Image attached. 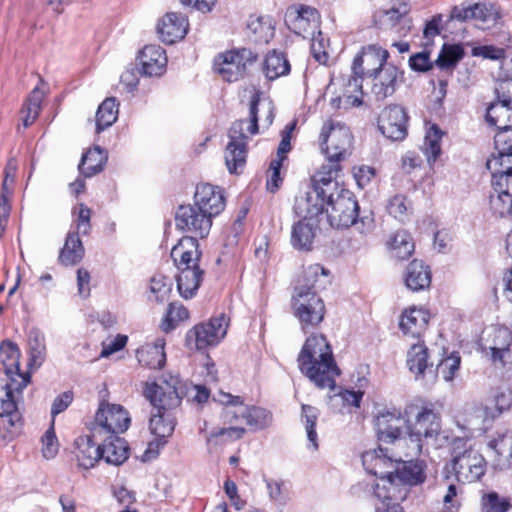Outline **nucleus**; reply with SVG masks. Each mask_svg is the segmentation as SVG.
I'll return each mask as SVG.
<instances>
[{"instance_id": "nucleus-31", "label": "nucleus", "mask_w": 512, "mask_h": 512, "mask_svg": "<svg viewBox=\"0 0 512 512\" xmlns=\"http://www.w3.org/2000/svg\"><path fill=\"white\" fill-rule=\"evenodd\" d=\"M99 444L101 459L107 464L119 466L128 459V444L119 435L107 436V440L99 441Z\"/></svg>"}, {"instance_id": "nucleus-62", "label": "nucleus", "mask_w": 512, "mask_h": 512, "mask_svg": "<svg viewBox=\"0 0 512 512\" xmlns=\"http://www.w3.org/2000/svg\"><path fill=\"white\" fill-rule=\"evenodd\" d=\"M265 483L270 500L279 505H285L287 496L283 490V483L273 479H265Z\"/></svg>"}, {"instance_id": "nucleus-4", "label": "nucleus", "mask_w": 512, "mask_h": 512, "mask_svg": "<svg viewBox=\"0 0 512 512\" xmlns=\"http://www.w3.org/2000/svg\"><path fill=\"white\" fill-rule=\"evenodd\" d=\"M201 255L195 236L182 237L171 250V257L179 270L177 289L185 299L192 298L203 281L205 271L199 265Z\"/></svg>"}, {"instance_id": "nucleus-63", "label": "nucleus", "mask_w": 512, "mask_h": 512, "mask_svg": "<svg viewBox=\"0 0 512 512\" xmlns=\"http://www.w3.org/2000/svg\"><path fill=\"white\" fill-rule=\"evenodd\" d=\"M409 66L412 70L417 72H426L433 67L430 61V54L427 51L415 53L409 58Z\"/></svg>"}, {"instance_id": "nucleus-9", "label": "nucleus", "mask_w": 512, "mask_h": 512, "mask_svg": "<svg viewBox=\"0 0 512 512\" xmlns=\"http://www.w3.org/2000/svg\"><path fill=\"white\" fill-rule=\"evenodd\" d=\"M25 388V381L7 383L0 382V444L13 439L21 423L17 403Z\"/></svg>"}, {"instance_id": "nucleus-1", "label": "nucleus", "mask_w": 512, "mask_h": 512, "mask_svg": "<svg viewBox=\"0 0 512 512\" xmlns=\"http://www.w3.org/2000/svg\"><path fill=\"white\" fill-rule=\"evenodd\" d=\"M184 390L179 386V381L172 379L171 382L146 383L144 396L156 411L151 413L149 428L156 439L149 443L146 454H158L159 449L164 447L176 426L175 410L180 406Z\"/></svg>"}, {"instance_id": "nucleus-16", "label": "nucleus", "mask_w": 512, "mask_h": 512, "mask_svg": "<svg viewBox=\"0 0 512 512\" xmlns=\"http://www.w3.org/2000/svg\"><path fill=\"white\" fill-rule=\"evenodd\" d=\"M500 18L499 11L492 4L474 3L454 6L449 15V20L464 22L474 20L476 26L482 30L494 27Z\"/></svg>"}, {"instance_id": "nucleus-48", "label": "nucleus", "mask_w": 512, "mask_h": 512, "mask_svg": "<svg viewBox=\"0 0 512 512\" xmlns=\"http://www.w3.org/2000/svg\"><path fill=\"white\" fill-rule=\"evenodd\" d=\"M30 365L40 366L46 356L44 334L37 328H32L28 334Z\"/></svg>"}, {"instance_id": "nucleus-30", "label": "nucleus", "mask_w": 512, "mask_h": 512, "mask_svg": "<svg viewBox=\"0 0 512 512\" xmlns=\"http://www.w3.org/2000/svg\"><path fill=\"white\" fill-rule=\"evenodd\" d=\"M512 404V391L510 389H498L494 395L486 399L477 409L476 414L483 421L493 420L503 411L508 410Z\"/></svg>"}, {"instance_id": "nucleus-27", "label": "nucleus", "mask_w": 512, "mask_h": 512, "mask_svg": "<svg viewBox=\"0 0 512 512\" xmlns=\"http://www.w3.org/2000/svg\"><path fill=\"white\" fill-rule=\"evenodd\" d=\"M138 60L143 75L149 77L161 76L166 70V52L158 45H146L140 51Z\"/></svg>"}, {"instance_id": "nucleus-15", "label": "nucleus", "mask_w": 512, "mask_h": 512, "mask_svg": "<svg viewBox=\"0 0 512 512\" xmlns=\"http://www.w3.org/2000/svg\"><path fill=\"white\" fill-rule=\"evenodd\" d=\"M408 421L404 419L399 410L384 411L377 415L375 425L380 442L391 443L397 449L409 445V435L402 436V428Z\"/></svg>"}, {"instance_id": "nucleus-11", "label": "nucleus", "mask_w": 512, "mask_h": 512, "mask_svg": "<svg viewBox=\"0 0 512 512\" xmlns=\"http://www.w3.org/2000/svg\"><path fill=\"white\" fill-rule=\"evenodd\" d=\"M257 60V55L250 49H232L219 54L214 59V70L227 82L242 79L248 68Z\"/></svg>"}, {"instance_id": "nucleus-41", "label": "nucleus", "mask_w": 512, "mask_h": 512, "mask_svg": "<svg viewBox=\"0 0 512 512\" xmlns=\"http://www.w3.org/2000/svg\"><path fill=\"white\" fill-rule=\"evenodd\" d=\"M289 71L290 64L283 53L272 51L267 54L263 63V72L267 79L275 80Z\"/></svg>"}, {"instance_id": "nucleus-43", "label": "nucleus", "mask_w": 512, "mask_h": 512, "mask_svg": "<svg viewBox=\"0 0 512 512\" xmlns=\"http://www.w3.org/2000/svg\"><path fill=\"white\" fill-rule=\"evenodd\" d=\"M392 256L399 260L408 259L414 252V243L411 235L405 230L397 231L388 242Z\"/></svg>"}, {"instance_id": "nucleus-24", "label": "nucleus", "mask_w": 512, "mask_h": 512, "mask_svg": "<svg viewBox=\"0 0 512 512\" xmlns=\"http://www.w3.org/2000/svg\"><path fill=\"white\" fill-rule=\"evenodd\" d=\"M405 453H401V460L396 461L393 477L395 479L396 485L398 487H405L409 490L408 487L416 486L425 481L426 475L424 472V465L422 461H414L404 460L403 456Z\"/></svg>"}, {"instance_id": "nucleus-36", "label": "nucleus", "mask_w": 512, "mask_h": 512, "mask_svg": "<svg viewBox=\"0 0 512 512\" xmlns=\"http://www.w3.org/2000/svg\"><path fill=\"white\" fill-rule=\"evenodd\" d=\"M220 396L219 401L225 405L222 412L223 422L229 425H236L245 421L247 405L243 403L241 398L227 393H221Z\"/></svg>"}, {"instance_id": "nucleus-26", "label": "nucleus", "mask_w": 512, "mask_h": 512, "mask_svg": "<svg viewBox=\"0 0 512 512\" xmlns=\"http://www.w3.org/2000/svg\"><path fill=\"white\" fill-rule=\"evenodd\" d=\"M187 19L181 13H167L157 24V33L162 42L173 44L187 33Z\"/></svg>"}, {"instance_id": "nucleus-6", "label": "nucleus", "mask_w": 512, "mask_h": 512, "mask_svg": "<svg viewBox=\"0 0 512 512\" xmlns=\"http://www.w3.org/2000/svg\"><path fill=\"white\" fill-rule=\"evenodd\" d=\"M331 169V172L319 171L313 178L312 187L296 197L294 210L298 216L312 219L326 211L329 194L337 190L335 168Z\"/></svg>"}, {"instance_id": "nucleus-47", "label": "nucleus", "mask_w": 512, "mask_h": 512, "mask_svg": "<svg viewBox=\"0 0 512 512\" xmlns=\"http://www.w3.org/2000/svg\"><path fill=\"white\" fill-rule=\"evenodd\" d=\"M246 143L229 142L225 149V163L230 173H239L246 163Z\"/></svg>"}, {"instance_id": "nucleus-58", "label": "nucleus", "mask_w": 512, "mask_h": 512, "mask_svg": "<svg viewBox=\"0 0 512 512\" xmlns=\"http://www.w3.org/2000/svg\"><path fill=\"white\" fill-rule=\"evenodd\" d=\"M150 290L155 295L156 301L163 302L171 291V282L165 276H154L150 281Z\"/></svg>"}, {"instance_id": "nucleus-28", "label": "nucleus", "mask_w": 512, "mask_h": 512, "mask_svg": "<svg viewBox=\"0 0 512 512\" xmlns=\"http://www.w3.org/2000/svg\"><path fill=\"white\" fill-rule=\"evenodd\" d=\"M103 439H95L93 431L86 436H79L75 442V456L78 466L84 469H90L101 460L100 444L99 441Z\"/></svg>"}, {"instance_id": "nucleus-32", "label": "nucleus", "mask_w": 512, "mask_h": 512, "mask_svg": "<svg viewBox=\"0 0 512 512\" xmlns=\"http://www.w3.org/2000/svg\"><path fill=\"white\" fill-rule=\"evenodd\" d=\"M493 451V467L499 470L509 469L512 466V431L499 434L488 444Z\"/></svg>"}, {"instance_id": "nucleus-20", "label": "nucleus", "mask_w": 512, "mask_h": 512, "mask_svg": "<svg viewBox=\"0 0 512 512\" xmlns=\"http://www.w3.org/2000/svg\"><path fill=\"white\" fill-rule=\"evenodd\" d=\"M495 151L486 161V167L492 175L506 173L512 166V130L497 132L494 136Z\"/></svg>"}, {"instance_id": "nucleus-18", "label": "nucleus", "mask_w": 512, "mask_h": 512, "mask_svg": "<svg viewBox=\"0 0 512 512\" xmlns=\"http://www.w3.org/2000/svg\"><path fill=\"white\" fill-rule=\"evenodd\" d=\"M408 115L399 105H390L378 117V128L391 141H402L408 134Z\"/></svg>"}, {"instance_id": "nucleus-29", "label": "nucleus", "mask_w": 512, "mask_h": 512, "mask_svg": "<svg viewBox=\"0 0 512 512\" xmlns=\"http://www.w3.org/2000/svg\"><path fill=\"white\" fill-rule=\"evenodd\" d=\"M502 98L489 105L486 111V120L490 125L497 127L498 132L512 130V97Z\"/></svg>"}, {"instance_id": "nucleus-22", "label": "nucleus", "mask_w": 512, "mask_h": 512, "mask_svg": "<svg viewBox=\"0 0 512 512\" xmlns=\"http://www.w3.org/2000/svg\"><path fill=\"white\" fill-rule=\"evenodd\" d=\"M389 52L377 45H368L362 48L352 64V73L355 75H365L370 78L374 71L387 63Z\"/></svg>"}, {"instance_id": "nucleus-10", "label": "nucleus", "mask_w": 512, "mask_h": 512, "mask_svg": "<svg viewBox=\"0 0 512 512\" xmlns=\"http://www.w3.org/2000/svg\"><path fill=\"white\" fill-rule=\"evenodd\" d=\"M131 419L123 406L118 404L100 403L90 430L95 439H106L107 436L125 432Z\"/></svg>"}, {"instance_id": "nucleus-21", "label": "nucleus", "mask_w": 512, "mask_h": 512, "mask_svg": "<svg viewBox=\"0 0 512 512\" xmlns=\"http://www.w3.org/2000/svg\"><path fill=\"white\" fill-rule=\"evenodd\" d=\"M372 80V92L377 99L383 100L396 91L397 85L403 81V72L395 65L386 63L374 71L369 78Z\"/></svg>"}, {"instance_id": "nucleus-33", "label": "nucleus", "mask_w": 512, "mask_h": 512, "mask_svg": "<svg viewBox=\"0 0 512 512\" xmlns=\"http://www.w3.org/2000/svg\"><path fill=\"white\" fill-rule=\"evenodd\" d=\"M410 12V6L405 1L395 2L391 8L379 10L374 15L375 23L381 29H394L400 23L407 21V15Z\"/></svg>"}, {"instance_id": "nucleus-39", "label": "nucleus", "mask_w": 512, "mask_h": 512, "mask_svg": "<svg viewBox=\"0 0 512 512\" xmlns=\"http://www.w3.org/2000/svg\"><path fill=\"white\" fill-rule=\"evenodd\" d=\"M490 210L499 217L512 216V194L496 185H492L489 196Z\"/></svg>"}, {"instance_id": "nucleus-42", "label": "nucleus", "mask_w": 512, "mask_h": 512, "mask_svg": "<svg viewBox=\"0 0 512 512\" xmlns=\"http://www.w3.org/2000/svg\"><path fill=\"white\" fill-rule=\"evenodd\" d=\"M463 55L464 52L461 46L444 44L435 61V65L450 76L457 63L463 58Z\"/></svg>"}, {"instance_id": "nucleus-54", "label": "nucleus", "mask_w": 512, "mask_h": 512, "mask_svg": "<svg viewBox=\"0 0 512 512\" xmlns=\"http://www.w3.org/2000/svg\"><path fill=\"white\" fill-rule=\"evenodd\" d=\"M189 317V311L181 304L171 303L169 305L165 321L162 323V329L169 332L174 329L180 321Z\"/></svg>"}, {"instance_id": "nucleus-5", "label": "nucleus", "mask_w": 512, "mask_h": 512, "mask_svg": "<svg viewBox=\"0 0 512 512\" xmlns=\"http://www.w3.org/2000/svg\"><path fill=\"white\" fill-rule=\"evenodd\" d=\"M329 208H326L329 223L334 228H348L352 225L362 233L367 234L374 229L372 212L360 214L359 205L352 192L340 188L329 194Z\"/></svg>"}, {"instance_id": "nucleus-7", "label": "nucleus", "mask_w": 512, "mask_h": 512, "mask_svg": "<svg viewBox=\"0 0 512 512\" xmlns=\"http://www.w3.org/2000/svg\"><path fill=\"white\" fill-rule=\"evenodd\" d=\"M452 460L448 467L460 483H473L486 472V460L481 453L468 445V440L456 438L452 443Z\"/></svg>"}, {"instance_id": "nucleus-35", "label": "nucleus", "mask_w": 512, "mask_h": 512, "mask_svg": "<svg viewBox=\"0 0 512 512\" xmlns=\"http://www.w3.org/2000/svg\"><path fill=\"white\" fill-rule=\"evenodd\" d=\"M310 220L303 218L292 226L291 244L297 250L308 251L312 247L317 226Z\"/></svg>"}, {"instance_id": "nucleus-12", "label": "nucleus", "mask_w": 512, "mask_h": 512, "mask_svg": "<svg viewBox=\"0 0 512 512\" xmlns=\"http://www.w3.org/2000/svg\"><path fill=\"white\" fill-rule=\"evenodd\" d=\"M441 428L440 416L433 409L423 408L416 415L413 425L407 426V434L409 435L408 451L406 458L417 456L421 452V439L432 438L436 436Z\"/></svg>"}, {"instance_id": "nucleus-45", "label": "nucleus", "mask_w": 512, "mask_h": 512, "mask_svg": "<svg viewBox=\"0 0 512 512\" xmlns=\"http://www.w3.org/2000/svg\"><path fill=\"white\" fill-rule=\"evenodd\" d=\"M328 270L320 264H312L304 269L299 284L296 287H303L305 290L315 292L324 284L321 277H327Z\"/></svg>"}, {"instance_id": "nucleus-44", "label": "nucleus", "mask_w": 512, "mask_h": 512, "mask_svg": "<svg viewBox=\"0 0 512 512\" xmlns=\"http://www.w3.org/2000/svg\"><path fill=\"white\" fill-rule=\"evenodd\" d=\"M44 98V92L39 88L35 87L30 95L28 96L25 104L21 109L22 123L25 128L31 126L37 119L40 110L41 103Z\"/></svg>"}, {"instance_id": "nucleus-60", "label": "nucleus", "mask_w": 512, "mask_h": 512, "mask_svg": "<svg viewBox=\"0 0 512 512\" xmlns=\"http://www.w3.org/2000/svg\"><path fill=\"white\" fill-rule=\"evenodd\" d=\"M462 493L460 486H456L450 483L446 489V493L443 495V506L447 512L458 511L461 501L459 495Z\"/></svg>"}, {"instance_id": "nucleus-38", "label": "nucleus", "mask_w": 512, "mask_h": 512, "mask_svg": "<svg viewBox=\"0 0 512 512\" xmlns=\"http://www.w3.org/2000/svg\"><path fill=\"white\" fill-rule=\"evenodd\" d=\"M83 256L84 247L78 232H69L60 252L59 261L66 266L75 265L82 260Z\"/></svg>"}, {"instance_id": "nucleus-53", "label": "nucleus", "mask_w": 512, "mask_h": 512, "mask_svg": "<svg viewBox=\"0 0 512 512\" xmlns=\"http://www.w3.org/2000/svg\"><path fill=\"white\" fill-rule=\"evenodd\" d=\"M302 418L304 420L308 440L311 442L314 449H317L318 443L315 425L318 419V410L310 405H302Z\"/></svg>"}, {"instance_id": "nucleus-50", "label": "nucleus", "mask_w": 512, "mask_h": 512, "mask_svg": "<svg viewBox=\"0 0 512 512\" xmlns=\"http://www.w3.org/2000/svg\"><path fill=\"white\" fill-rule=\"evenodd\" d=\"M512 341L511 332L507 328L494 330L493 345L490 346L492 359L494 362L505 363V356L509 353V347Z\"/></svg>"}, {"instance_id": "nucleus-23", "label": "nucleus", "mask_w": 512, "mask_h": 512, "mask_svg": "<svg viewBox=\"0 0 512 512\" xmlns=\"http://www.w3.org/2000/svg\"><path fill=\"white\" fill-rule=\"evenodd\" d=\"M286 23L298 35L314 33L319 28L320 15L317 9L301 5L298 8H290L286 13Z\"/></svg>"}, {"instance_id": "nucleus-3", "label": "nucleus", "mask_w": 512, "mask_h": 512, "mask_svg": "<svg viewBox=\"0 0 512 512\" xmlns=\"http://www.w3.org/2000/svg\"><path fill=\"white\" fill-rule=\"evenodd\" d=\"M400 449L379 447L378 449L368 450L362 454V464L365 470L378 477L382 484L377 483L374 493L377 498L405 500L408 495V489L398 487L393 477V471L396 461L401 460Z\"/></svg>"}, {"instance_id": "nucleus-34", "label": "nucleus", "mask_w": 512, "mask_h": 512, "mask_svg": "<svg viewBox=\"0 0 512 512\" xmlns=\"http://www.w3.org/2000/svg\"><path fill=\"white\" fill-rule=\"evenodd\" d=\"M429 319L427 311L413 307L402 313L399 326L404 334L419 337L426 329Z\"/></svg>"}, {"instance_id": "nucleus-64", "label": "nucleus", "mask_w": 512, "mask_h": 512, "mask_svg": "<svg viewBox=\"0 0 512 512\" xmlns=\"http://www.w3.org/2000/svg\"><path fill=\"white\" fill-rule=\"evenodd\" d=\"M78 216L76 220V231L78 235L81 233L83 235H88L91 229L90 218L92 211L85 204H80L78 206Z\"/></svg>"}, {"instance_id": "nucleus-56", "label": "nucleus", "mask_w": 512, "mask_h": 512, "mask_svg": "<svg viewBox=\"0 0 512 512\" xmlns=\"http://www.w3.org/2000/svg\"><path fill=\"white\" fill-rule=\"evenodd\" d=\"M461 358L458 353H452L443 359L437 366V373L441 374L445 381H451L459 370Z\"/></svg>"}, {"instance_id": "nucleus-61", "label": "nucleus", "mask_w": 512, "mask_h": 512, "mask_svg": "<svg viewBox=\"0 0 512 512\" xmlns=\"http://www.w3.org/2000/svg\"><path fill=\"white\" fill-rule=\"evenodd\" d=\"M472 55L490 60H503L505 58V50L493 45H481L472 49Z\"/></svg>"}, {"instance_id": "nucleus-13", "label": "nucleus", "mask_w": 512, "mask_h": 512, "mask_svg": "<svg viewBox=\"0 0 512 512\" xmlns=\"http://www.w3.org/2000/svg\"><path fill=\"white\" fill-rule=\"evenodd\" d=\"M293 308L303 330L317 326L324 319L323 300L315 292L305 290L303 287H295Z\"/></svg>"}, {"instance_id": "nucleus-25", "label": "nucleus", "mask_w": 512, "mask_h": 512, "mask_svg": "<svg viewBox=\"0 0 512 512\" xmlns=\"http://www.w3.org/2000/svg\"><path fill=\"white\" fill-rule=\"evenodd\" d=\"M194 204L206 213L211 212L214 218L225 208V197L222 189L209 183H201L196 187Z\"/></svg>"}, {"instance_id": "nucleus-49", "label": "nucleus", "mask_w": 512, "mask_h": 512, "mask_svg": "<svg viewBox=\"0 0 512 512\" xmlns=\"http://www.w3.org/2000/svg\"><path fill=\"white\" fill-rule=\"evenodd\" d=\"M428 349L424 344H414L407 353L409 370L417 377L423 375L428 368Z\"/></svg>"}, {"instance_id": "nucleus-17", "label": "nucleus", "mask_w": 512, "mask_h": 512, "mask_svg": "<svg viewBox=\"0 0 512 512\" xmlns=\"http://www.w3.org/2000/svg\"><path fill=\"white\" fill-rule=\"evenodd\" d=\"M210 213H206L197 205H181L175 214L176 227L182 231L190 232L200 238L208 236L212 227Z\"/></svg>"}, {"instance_id": "nucleus-46", "label": "nucleus", "mask_w": 512, "mask_h": 512, "mask_svg": "<svg viewBox=\"0 0 512 512\" xmlns=\"http://www.w3.org/2000/svg\"><path fill=\"white\" fill-rule=\"evenodd\" d=\"M118 116V105L115 98L105 99L98 107L96 112V131L102 132L111 126Z\"/></svg>"}, {"instance_id": "nucleus-8", "label": "nucleus", "mask_w": 512, "mask_h": 512, "mask_svg": "<svg viewBox=\"0 0 512 512\" xmlns=\"http://www.w3.org/2000/svg\"><path fill=\"white\" fill-rule=\"evenodd\" d=\"M320 139L322 151L328 160V164L323 165L320 171L331 172V168H335V177H337L340 171L339 162L347 157L351 147V132L344 124L329 120L322 127Z\"/></svg>"}, {"instance_id": "nucleus-52", "label": "nucleus", "mask_w": 512, "mask_h": 512, "mask_svg": "<svg viewBox=\"0 0 512 512\" xmlns=\"http://www.w3.org/2000/svg\"><path fill=\"white\" fill-rule=\"evenodd\" d=\"M511 507L510 500L505 497H500L497 492L491 491L482 495V512H508Z\"/></svg>"}, {"instance_id": "nucleus-37", "label": "nucleus", "mask_w": 512, "mask_h": 512, "mask_svg": "<svg viewBox=\"0 0 512 512\" xmlns=\"http://www.w3.org/2000/svg\"><path fill=\"white\" fill-rule=\"evenodd\" d=\"M405 283L412 291H420L429 287L431 273L428 266H425L422 261L413 260L407 267Z\"/></svg>"}, {"instance_id": "nucleus-40", "label": "nucleus", "mask_w": 512, "mask_h": 512, "mask_svg": "<svg viewBox=\"0 0 512 512\" xmlns=\"http://www.w3.org/2000/svg\"><path fill=\"white\" fill-rule=\"evenodd\" d=\"M107 155L99 146L89 149L81 159L79 170L85 177H91L103 169Z\"/></svg>"}, {"instance_id": "nucleus-57", "label": "nucleus", "mask_w": 512, "mask_h": 512, "mask_svg": "<svg viewBox=\"0 0 512 512\" xmlns=\"http://www.w3.org/2000/svg\"><path fill=\"white\" fill-rule=\"evenodd\" d=\"M409 209V203L404 195H395L387 205L388 213L400 221L405 220Z\"/></svg>"}, {"instance_id": "nucleus-19", "label": "nucleus", "mask_w": 512, "mask_h": 512, "mask_svg": "<svg viewBox=\"0 0 512 512\" xmlns=\"http://www.w3.org/2000/svg\"><path fill=\"white\" fill-rule=\"evenodd\" d=\"M20 350L18 346L9 341L4 340L0 345V361L4 366V373H0V382L7 383L9 386L12 382L25 381V387L29 383L30 376L20 373Z\"/></svg>"}, {"instance_id": "nucleus-2", "label": "nucleus", "mask_w": 512, "mask_h": 512, "mask_svg": "<svg viewBox=\"0 0 512 512\" xmlns=\"http://www.w3.org/2000/svg\"><path fill=\"white\" fill-rule=\"evenodd\" d=\"M300 371L318 388L333 390L340 375L332 348L323 335H311L305 341L299 355Z\"/></svg>"}, {"instance_id": "nucleus-59", "label": "nucleus", "mask_w": 512, "mask_h": 512, "mask_svg": "<svg viewBox=\"0 0 512 512\" xmlns=\"http://www.w3.org/2000/svg\"><path fill=\"white\" fill-rule=\"evenodd\" d=\"M42 441V454L46 459H52L56 456L59 449L58 440L55 434L53 424L45 432L41 438Z\"/></svg>"}, {"instance_id": "nucleus-51", "label": "nucleus", "mask_w": 512, "mask_h": 512, "mask_svg": "<svg viewBox=\"0 0 512 512\" xmlns=\"http://www.w3.org/2000/svg\"><path fill=\"white\" fill-rule=\"evenodd\" d=\"M246 430L243 427L230 425L229 427L215 428L206 435L208 444L220 445L227 442L239 440L243 437Z\"/></svg>"}, {"instance_id": "nucleus-55", "label": "nucleus", "mask_w": 512, "mask_h": 512, "mask_svg": "<svg viewBox=\"0 0 512 512\" xmlns=\"http://www.w3.org/2000/svg\"><path fill=\"white\" fill-rule=\"evenodd\" d=\"M269 418L270 415L265 409L256 406H247L244 420L249 426L255 429H262L268 424Z\"/></svg>"}, {"instance_id": "nucleus-14", "label": "nucleus", "mask_w": 512, "mask_h": 512, "mask_svg": "<svg viewBox=\"0 0 512 512\" xmlns=\"http://www.w3.org/2000/svg\"><path fill=\"white\" fill-rule=\"evenodd\" d=\"M228 320L224 314L211 318L206 323L195 325L186 334V344L190 349L203 350L217 345L226 335Z\"/></svg>"}]
</instances>
